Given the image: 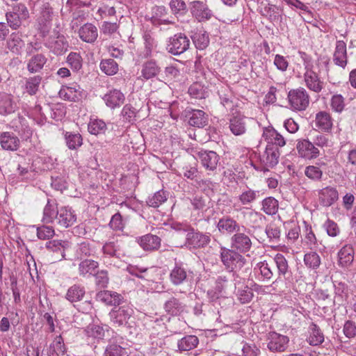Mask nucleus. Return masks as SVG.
Returning <instances> with one entry per match:
<instances>
[{
    "label": "nucleus",
    "mask_w": 356,
    "mask_h": 356,
    "mask_svg": "<svg viewBox=\"0 0 356 356\" xmlns=\"http://www.w3.org/2000/svg\"><path fill=\"white\" fill-rule=\"evenodd\" d=\"M220 257L225 269L229 272L239 271L246 264V259L238 251L233 248L220 247ZM233 275H235V273Z\"/></svg>",
    "instance_id": "obj_1"
},
{
    "label": "nucleus",
    "mask_w": 356,
    "mask_h": 356,
    "mask_svg": "<svg viewBox=\"0 0 356 356\" xmlns=\"http://www.w3.org/2000/svg\"><path fill=\"white\" fill-rule=\"evenodd\" d=\"M287 97L293 110L305 111L309 104V95L307 90L302 87L291 90Z\"/></svg>",
    "instance_id": "obj_2"
},
{
    "label": "nucleus",
    "mask_w": 356,
    "mask_h": 356,
    "mask_svg": "<svg viewBox=\"0 0 356 356\" xmlns=\"http://www.w3.org/2000/svg\"><path fill=\"white\" fill-rule=\"evenodd\" d=\"M193 272L188 270L181 262H175V266L170 272L169 280L174 286H180L191 282L193 278Z\"/></svg>",
    "instance_id": "obj_3"
},
{
    "label": "nucleus",
    "mask_w": 356,
    "mask_h": 356,
    "mask_svg": "<svg viewBox=\"0 0 356 356\" xmlns=\"http://www.w3.org/2000/svg\"><path fill=\"white\" fill-rule=\"evenodd\" d=\"M189 46L190 40L188 37L185 34L179 33L168 39L166 49L168 53L178 56L184 53Z\"/></svg>",
    "instance_id": "obj_4"
},
{
    "label": "nucleus",
    "mask_w": 356,
    "mask_h": 356,
    "mask_svg": "<svg viewBox=\"0 0 356 356\" xmlns=\"http://www.w3.org/2000/svg\"><path fill=\"white\" fill-rule=\"evenodd\" d=\"M241 230L243 232H237L231 238L232 248L239 252L245 253L252 248V241L250 237V230H248L245 226H241Z\"/></svg>",
    "instance_id": "obj_5"
},
{
    "label": "nucleus",
    "mask_w": 356,
    "mask_h": 356,
    "mask_svg": "<svg viewBox=\"0 0 356 356\" xmlns=\"http://www.w3.org/2000/svg\"><path fill=\"white\" fill-rule=\"evenodd\" d=\"M280 156V152L277 147L266 146L265 150L259 156L261 170L266 172L275 167L279 162Z\"/></svg>",
    "instance_id": "obj_6"
},
{
    "label": "nucleus",
    "mask_w": 356,
    "mask_h": 356,
    "mask_svg": "<svg viewBox=\"0 0 356 356\" xmlns=\"http://www.w3.org/2000/svg\"><path fill=\"white\" fill-rule=\"evenodd\" d=\"M197 159L207 171L216 172L220 161V156L214 151L201 150L197 152Z\"/></svg>",
    "instance_id": "obj_7"
},
{
    "label": "nucleus",
    "mask_w": 356,
    "mask_h": 356,
    "mask_svg": "<svg viewBox=\"0 0 356 356\" xmlns=\"http://www.w3.org/2000/svg\"><path fill=\"white\" fill-rule=\"evenodd\" d=\"M267 347L273 353L285 351L289 343V338L276 332H270L267 335Z\"/></svg>",
    "instance_id": "obj_8"
},
{
    "label": "nucleus",
    "mask_w": 356,
    "mask_h": 356,
    "mask_svg": "<svg viewBox=\"0 0 356 356\" xmlns=\"http://www.w3.org/2000/svg\"><path fill=\"white\" fill-rule=\"evenodd\" d=\"M134 310L128 305L113 308L109 313L111 322L119 326L125 325L132 316Z\"/></svg>",
    "instance_id": "obj_9"
},
{
    "label": "nucleus",
    "mask_w": 356,
    "mask_h": 356,
    "mask_svg": "<svg viewBox=\"0 0 356 356\" xmlns=\"http://www.w3.org/2000/svg\"><path fill=\"white\" fill-rule=\"evenodd\" d=\"M263 139L270 147H282L286 145L285 138L272 127H264L262 133Z\"/></svg>",
    "instance_id": "obj_10"
},
{
    "label": "nucleus",
    "mask_w": 356,
    "mask_h": 356,
    "mask_svg": "<svg viewBox=\"0 0 356 356\" xmlns=\"http://www.w3.org/2000/svg\"><path fill=\"white\" fill-rule=\"evenodd\" d=\"M296 149L300 157L305 159H314L320 155L319 149L312 142L307 139H300L297 141Z\"/></svg>",
    "instance_id": "obj_11"
},
{
    "label": "nucleus",
    "mask_w": 356,
    "mask_h": 356,
    "mask_svg": "<svg viewBox=\"0 0 356 356\" xmlns=\"http://www.w3.org/2000/svg\"><path fill=\"white\" fill-rule=\"evenodd\" d=\"M102 99L107 107L114 110L124 104L125 95L120 90L111 88L104 95Z\"/></svg>",
    "instance_id": "obj_12"
},
{
    "label": "nucleus",
    "mask_w": 356,
    "mask_h": 356,
    "mask_svg": "<svg viewBox=\"0 0 356 356\" xmlns=\"http://www.w3.org/2000/svg\"><path fill=\"white\" fill-rule=\"evenodd\" d=\"M190 10L191 15L198 22H204L209 20L213 13L207 6V4L202 1H194L191 3Z\"/></svg>",
    "instance_id": "obj_13"
},
{
    "label": "nucleus",
    "mask_w": 356,
    "mask_h": 356,
    "mask_svg": "<svg viewBox=\"0 0 356 356\" xmlns=\"http://www.w3.org/2000/svg\"><path fill=\"white\" fill-rule=\"evenodd\" d=\"M46 46L56 55H61L67 51L69 44L63 35H51L47 42Z\"/></svg>",
    "instance_id": "obj_14"
},
{
    "label": "nucleus",
    "mask_w": 356,
    "mask_h": 356,
    "mask_svg": "<svg viewBox=\"0 0 356 356\" xmlns=\"http://www.w3.org/2000/svg\"><path fill=\"white\" fill-rule=\"evenodd\" d=\"M210 236L200 232L192 231L186 234V244L191 248H200L207 245L210 242Z\"/></svg>",
    "instance_id": "obj_15"
},
{
    "label": "nucleus",
    "mask_w": 356,
    "mask_h": 356,
    "mask_svg": "<svg viewBox=\"0 0 356 356\" xmlns=\"http://www.w3.org/2000/svg\"><path fill=\"white\" fill-rule=\"evenodd\" d=\"M303 77L304 83L309 90L316 93L321 92L323 88V81L313 69L305 71Z\"/></svg>",
    "instance_id": "obj_16"
},
{
    "label": "nucleus",
    "mask_w": 356,
    "mask_h": 356,
    "mask_svg": "<svg viewBox=\"0 0 356 356\" xmlns=\"http://www.w3.org/2000/svg\"><path fill=\"white\" fill-rule=\"evenodd\" d=\"M76 221V215L71 207H62L59 209L57 223L61 227L67 228Z\"/></svg>",
    "instance_id": "obj_17"
},
{
    "label": "nucleus",
    "mask_w": 356,
    "mask_h": 356,
    "mask_svg": "<svg viewBox=\"0 0 356 356\" xmlns=\"http://www.w3.org/2000/svg\"><path fill=\"white\" fill-rule=\"evenodd\" d=\"M0 145L3 150L15 152L20 146V140L13 133L4 131L0 134Z\"/></svg>",
    "instance_id": "obj_18"
},
{
    "label": "nucleus",
    "mask_w": 356,
    "mask_h": 356,
    "mask_svg": "<svg viewBox=\"0 0 356 356\" xmlns=\"http://www.w3.org/2000/svg\"><path fill=\"white\" fill-rule=\"evenodd\" d=\"M161 68L154 59H149L141 65L140 78L149 80L156 77L161 72Z\"/></svg>",
    "instance_id": "obj_19"
},
{
    "label": "nucleus",
    "mask_w": 356,
    "mask_h": 356,
    "mask_svg": "<svg viewBox=\"0 0 356 356\" xmlns=\"http://www.w3.org/2000/svg\"><path fill=\"white\" fill-rule=\"evenodd\" d=\"M338 264L342 268H349L353 263L355 250L352 245H344L337 253Z\"/></svg>",
    "instance_id": "obj_20"
},
{
    "label": "nucleus",
    "mask_w": 356,
    "mask_h": 356,
    "mask_svg": "<svg viewBox=\"0 0 356 356\" xmlns=\"http://www.w3.org/2000/svg\"><path fill=\"white\" fill-rule=\"evenodd\" d=\"M78 33L82 41L92 44L97 39L98 29L95 24L87 22L79 28Z\"/></svg>",
    "instance_id": "obj_21"
},
{
    "label": "nucleus",
    "mask_w": 356,
    "mask_h": 356,
    "mask_svg": "<svg viewBox=\"0 0 356 356\" xmlns=\"http://www.w3.org/2000/svg\"><path fill=\"white\" fill-rule=\"evenodd\" d=\"M333 62L335 65L344 69L348 63L346 44L343 40L336 42L333 54Z\"/></svg>",
    "instance_id": "obj_22"
},
{
    "label": "nucleus",
    "mask_w": 356,
    "mask_h": 356,
    "mask_svg": "<svg viewBox=\"0 0 356 356\" xmlns=\"http://www.w3.org/2000/svg\"><path fill=\"white\" fill-rule=\"evenodd\" d=\"M318 197L323 207H330L339 198L337 190L332 186H326L318 191Z\"/></svg>",
    "instance_id": "obj_23"
},
{
    "label": "nucleus",
    "mask_w": 356,
    "mask_h": 356,
    "mask_svg": "<svg viewBox=\"0 0 356 356\" xmlns=\"http://www.w3.org/2000/svg\"><path fill=\"white\" fill-rule=\"evenodd\" d=\"M240 211L245 222L252 227H259L266 219L262 213L254 210L243 208Z\"/></svg>",
    "instance_id": "obj_24"
},
{
    "label": "nucleus",
    "mask_w": 356,
    "mask_h": 356,
    "mask_svg": "<svg viewBox=\"0 0 356 356\" xmlns=\"http://www.w3.org/2000/svg\"><path fill=\"white\" fill-rule=\"evenodd\" d=\"M10 127L24 138H29L32 135V130L28 125L26 119L22 115H17L10 122Z\"/></svg>",
    "instance_id": "obj_25"
},
{
    "label": "nucleus",
    "mask_w": 356,
    "mask_h": 356,
    "mask_svg": "<svg viewBox=\"0 0 356 356\" xmlns=\"http://www.w3.org/2000/svg\"><path fill=\"white\" fill-rule=\"evenodd\" d=\"M161 238L156 235L148 234L137 238L139 245L145 251H154L161 246Z\"/></svg>",
    "instance_id": "obj_26"
},
{
    "label": "nucleus",
    "mask_w": 356,
    "mask_h": 356,
    "mask_svg": "<svg viewBox=\"0 0 356 356\" xmlns=\"http://www.w3.org/2000/svg\"><path fill=\"white\" fill-rule=\"evenodd\" d=\"M217 227L222 233L232 234L241 231V226L230 216H224L218 222Z\"/></svg>",
    "instance_id": "obj_27"
},
{
    "label": "nucleus",
    "mask_w": 356,
    "mask_h": 356,
    "mask_svg": "<svg viewBox=\"0 0 356 356\" xmlns=\"http://www.w3.org/2000/svg\"><path fill=\"white\" fill-rule=\"evenodd\" d=\"M17 109V104L10 94L0 92V115L11 114Z\"/></svg>",
    "instance_id": "obj_28"
},
{
    "label": "nucleus",
    "mask_w": 356,
    "mask_h": 356,
    "mask_svg": "<svg viewBox=\"0 0 356 356\" xmlns=\"http://www.w3.org/2000/svg\"><path fill=\"white\" fill-rule=\"evenodd\" d=\"M220 104L227 109L232 110L234 106V95L227 86H220L218 89Z\"/></svg>",
    "instance_id": "obj_29"
},
{
    "label": "nucleus",
    "mask_w": 356,
    "mask_h": 356,
    "mask_svg": "<svg viewBox=\"0 0 356 356\" xmlns=\"http://www.w3.org/2000/svg\"><path fill=\"white\" fill-rule=\"evenodd\" d=\"M99 267V263L92 259H83L78 267L79 275L81 277L88 278L92 277Z\"/></svg>",
    "instance_id": "obj_30"
},
{
    "label": "nucleus",
    "mask_w": 356,
    "mask_h": 356,
    "mask_svg": "<svg viewBox=\"0 0 356 356\" xmlns=\"http://www.w3.org/2000/svg\"><path fill=\"white\" fill-rule=\"evenodd\" d=\"M96 299L97 301L105 303L108 305H119L122 297L120 294L111 291H102L97 293Z\"/></svg>",
    "instance_id": "obj_31"
},
{
    "label": "nucleus",
    "mask_w": 356,
    "mask_h": 356,
    "mask_svg": "<svg viewBox=\"0 0 356 356\" xmlns=\"http://www.w3.org/2000/svg\"><path fill=\"white\" fill-rule=\"evenodd\" d=\"M209 121L208 115L200 109H192L190 112L188 124L197 128H203L207 125Z\"/></svg>",
    "instance_id": "obj_32"
},
{
    "label": "nucleus",
    "mask_w": 356,
    "mask_h": 356,
    "mask_svg": "<svg viewBox=\"0 0 356 356\" xmlns=\"http://www.w3.org/2000/svg\"><path fill=\"white\" fill-rule=\"evenodd\" d=\"M273 265L267 261H263L257 263L254 268V271L258 275V277L262 281H269L273 276Z\"/></svg>",
    "instance_id": "obj_33"
},
{
    "label": "nucleus",
    "mask_w": 356,
    "mask_h": 356,
    "mask_svg": "<svg viewBox=\"0 0 356 356\" xmlns=\"http://www.w3.org/2000/svg\"><path fill=\"white\" fill-rule=\"evenodd\" d=\"M86 295L84 286L80 284H74L69 287L65 294V298L71 303L82 300Z\"/></svg>",
    "instance_id": "obj_34"
},
{
    "label": "nucleus",
    "mask_w": 356,
    "mask_h": 356,
    "mask_svg": "<svg viewBox=\"0 0 356 356\" xmlns=\"http://www.w3.org/2000/svg\"><path fill=\"white\" fill-rule=\"evenodd\" d=\"M58 211L59 209L57 208L56 204L49 199L43 209L42 222L43 224H49L52 223L55 220H57Z\"/></svg>",
    "instance_id": "obj_35"
},
{
    "label": "nucleus",
    "mask_w": 356,
    "mask_h": 356,
    "mask_svg": "<svg viewBox=\"0 0 356 356\" xmlns=\"http://www.w3.org/2000/svg\"><path fill=\"white\" fill-rule=\"evenodd\" d=\"M60 95H63L65 99L70 102H76L82 98L83 90L79 85L72 84L63 88L60 90Z\"/></svg>",
    "instance_id": "obj_36"
},
{
    "label": "nucleus",
    "mask_w": 356,
    "mask_h": 356,
    "mask_svg": "<svg viewBox=\"0 0 356 356\" xmlns=\"http://www.w3.org/2000/svg\"><path fill=\"white\" fill-rule=\"evenodd\" d=\"M309 337L307 339L311 346H318L324 341V334L320 327L314 323L309 327Z\"/></svg>",
    "instance_id": "obj_37"
},
{
    "label": "nucleus",
    "mask_w": 356,
    "mask_h": 356,
    "mask_svg": "<svg viewBox=\"0 0 356 356\" xmlns=\"http://www.w3.org/2000/svg\"><path fill=\"white\" fill-rule=\"evenodd\" d=\"M315 126L322 131H330L332 127V119L330 113L325 111H320L316 113Z\"/></svg>",
    "instance_id": "obj_38"
},
{
    "label": "nucleus",
    "mask_w": 356,
    "mask_h": 356,
    "mask_svg": "<svg viewBox=\"0 0 356 356\" xmlns=\"http://www.w3.org/2000/svg\"><path fill=\"white\" fill-rule=\"evenodd\" d=\"M272 264L275 265L279 277H285L289 273V266L286 257L281 253H277L273 258Z\"/></svg>",
    "instance_id": "obj_39"
},
{
    "label": "nucleus",
    "mask_w": 356,
    "mask_h": 356,
    "mask_svg": "<svg viewBox=\"0 0 356 356\" xmlns=\"http://www.w3.org/2000/svg\"><path fill=\"white\" fill-rule=\"evenodd\" d=\"M47 58L42 54L33 55L27 63V70L30 73L40 72L47 63Z\"/></svg>",
    "instance_id": "obj_40"
},
{
    "label": "nucleus",
    "mask_w": 356,
    "mask_h": 356,
    "mask_svg": "<svg viewBox=\"0 0 356 356\" xmlns=\"http://www.w3.org/2000/svg\"><path fill=\"white\" fill-rule=\"evenodd\" d=\"M164 309L172 316H177L184 310V305L179 299L172 297L165 302Z\"/></svg>",
    "instance_id": "obj_41"
},
{
    "label": "nucleus",
    "mask_w": 356,
    "mask_h": 356,
    "mask_svg": "<svg viewBox=\"0 0 356 356\" xmlns=\"http://www.w3.org/2000/svg\"><path fill=\"white\" fill-rule=\"evenodd\" d=\"M169 193L163 189L159 190L154 194L149 195L146 203L149 207L157 208L168 200Z\"/></svg>",
    "instance_id": "obj_42"
},
{
    "label": "nucleus",
    "mask_w": 356,
    "mask_h": 356,
    "mask_svg": "<svg viewBox=\"0 0 356 356\" xmlns=\"http://www.w3.org/2000/svg\"><path fill=\"white\" fill-rule=\"evenodd\" d=\"M259 197V191L247 188L238 196L239 202L244 206L251 205Z\"/></svg>",
    "instance_id": "obj_43"
},
{
    "label": "nucleus",
    "mask_w": 356,
    "mask_h": 356,
    "mask_svg": "<svg viewBox=\"0 0 356 356\" xmlns=\"http://www.w3.org/2000/svg\"><path fill=\"white\" fill-rule=\"evenodd\" d=\"M198 338L195 335H187L178 341L177 347L179 351H189L197 347Z\"/></svg>",
    "instance_id": "obj_44"
},
{
    "label": "nucleus",
    "mask_w": 356,
    "mask_h": 356,
    "mask_svg": "<svg viewBox=\"0 0 356 356\" xmlns=\"http://www.w3.org/2000/svg\"><path fill=\"white\" fill-rule=\"evenodd\" d=\"M229 129L235 136L243 134L246 131L245 118L241 116L233 117L229 121Z\"/></svg>",
    "instance_id": "obj_45"
},
{
    "label": "nucleus",
    "mask_w": 356,
    "mask_h": 356,
    "mask_svg": "<svg viewBox=\"0 0 356 356\" xmlns=\"http://www.w3.org/2000/svg\"><path fill=\"white\" fill-rule=\"evenodd\" d=\"M108 331L107 325H99L96 324H90L85 330L88 337L97 339H102L105 337L106 332Z\"/></svg>",
    "instance_id": "obj_46"
},
{
    "label": "nucleus",
    "mask_w": 356,
    "mask_h": 356,
    "mask_svg": "<svg viewBox=\"0 0 356 356\" xmlns=\"http://www.w3.org/2000/svg\"><path fill=\"white\" fill-rule=\"evenodd\" d=\"M104 257L120 258L121 254L120 245L117 241L106 242L102 247Z\"/></svg>",
    "instance_id": "obj_47"
},
{
    "label": "nucleus",
    "mask_w": 356,
    "mask_h": 356,
    "mask_svg": "<svg viewBox=\"0 0 356 356\" xmlns=\"http://www.w3.org/2000/svg\"><path fill=\"white\" fill-rule=\"evenodd\" d=\"M65 140L66 145L70 149H77L83 144V138L79 134L65 132Z\"/></svg>",
    "instance_id": "obj_48"
},
{
    "label": "nucleus",
    "mask_w": 356,
    "mask_h": 356,
    "mask_svg": "<svg viewBox=\"0 0 356 356\" xmlns=\"http://www.w3.org/2000/svg\"><path fill=\"white\" fill-rule=\"evenodd\" d=\"M24 45L21 36L16 33H13L7 41L8 49L14 54H18Z\"/></svg>",
    "instance_id": "obj_49"
},
{
    "label": "nucleus",
    "mask_w": 356,
    "mask_h": 356,
    "mask_svg": "<svg viewBox=\"0 0 356 356\" xmlns=\"http://www.w3.org/2000/svg\"><path fill=\"white\" fill-rule=\"evenodd\" d=\"M99 67L108 76L114 75L118 71V64L111 58L102 60L100 62Z\"/></svg>",
    "instance_id": "obj_50"
},
{
    "label": "nucleus",
    "mask_w": 356,
    "mask_h": 356,
    "mask_svg": "<svg viewBox=\"0 0 356 356\" xmlns=\"http://www.w3.org/2000/svg\"><path fill=\"white\" fill-rule=\"evenodd\" d=\"M88 131L93 135L104 134L107 129L106 123L99 119H90L88 126Z\"/></svg>",
    "instance_id": "obj_51"
},
{
    "label": "nucleus",
    "mask_w": 356,
    "mask_h": 356,
    "mask_svg": "<svg viewBox=\"0 0 356 356\" xmlns=\"http://www.w3.org/2000/svg\"><path fill=\"white\" fill-rule=\"evenodd\" d=\"M145 49L143 56L149 58L152 56V51L157 46V42L149 32H145L143 36Z\"/></svg>",
    "instance_id": "obj_52"
},
{
    "label": "nucleus",
    "mask_w": 356,
    "mask_h": 356,
    "mask_svg": "<svg viewBox=\"0 0 356 356\" xmlns=\"http://www.w3.org/2000/svg\"><path fill=\"white\" fill-rule=\"evenodd\" d=\"M305 175L313 181H321L323 176V172L317 165H308L305 168Z\"/></svg>",
    "instance_id": "obj_53"
},
{
    "label": "nucleus",
    "mask_w": 356,
    "mask_h": 356,
    "mask_svg": "<svg viewBox=\"0 0 356 356\" xmlns=\"http://www.w3.org/2000/svg\"><path fill=\"white\" fill-rule=\"evenodd\" d=\"M262 209L267 215L275 214L278 210V201L273 197L265 198L262 201Z\"/></svg>",
    "instance_id": "obj_54"
},
{
    "label": "nucleus",
    "mask_w": 356,
    "mask_h": 356,
    "mask_svg": "<svg viewBox=\"0 0 356 356\" xmlns=\"http://www.w3.org/2000/svg\"><path fill=\"white\" fill-rule=\"evenodd\" d=\"M104 356H128L126 348L115 343H111L105 348Z\"/></svg>",
    "instance_id": "obj_55"
},
{
    "label": "nucleus",
    "mask_w": 356,
    "mask_h": 356,
    "mask_svg": "<svg viewBox=\"0 0 356 356\" xmlns=\"http://www.w3.org/2000/svg\"><path fill=\"white\" fill-rule=\"evenodd\" d=\"M188 94L195 99H204L208 97L207 88L199 83H194L188 88Z\"/></svg>",
    "instance_id": "obj_56"
},
{
    "label": "nucleus",
    "mask_w": 356,
    "mask_h": 356,
    "mask_svg": "<svg viewBox=\"0 0 356 356\" xmlns=\"http://www.w3.org/2000/svg\"><path fill=\"white\" fill-rule=\"evenodd\" d=\"M42 77L39 75L29 77L26 81L25 89L30 95H34L38 91Z\"/></svg>",
    "instance_id": "obj_57"
},
{
    "label": "nucleus",
    "mask_w": 356,
    "mask_h": 356,
    "mask_svg": "<svg viewBox=\"0 0 356 356\" xmlns=\"http://www.w3.org/2000/svg\"><path fill=\"white\" fill-rule=\"evenodd\" d=\"M304 263L307 267L316 269L321 264V257L316 252H310L305 254Z\"/></svg>",
    "instance_id": "obj_58"
},
{
    "label": "nucleus",
    "mask_w": 356,
    "mask_h": 356,
    "mask_svg": "<svg viewBox=\"0 0 356 356\" xmlns=\"http://www.w3.org/2000/svg\"><path fill=\"white\" fill-rule=\"evenodd\" d=\"M67 63L73 71L77 72L82 67V58L79 53L70 52L67 57Z\"/></svg>",
    "instance_id": "obj_59"
},
{
    "label": "nucleus",
    "mask_w": 356,
    "mask_h": 356,
    "mask_svg": "<svg viewBox=\"0 0 356 356\" xmlns=\"http://www.w3.org/2000/svg\"><path fill=\"white\" fill-rule=\"evenodd\" d=\"M236 296L238 300L242 304H245L251 301L253 297V292L248 286H242L238 288L236 291Z\"/></svg>",
    "instance_id": "obj_60"
},
{
    "label": "nucleus",
    "mask_w": 356,
    "mask_h": 356,
    "mask_svg": "<svg viewBox=\"0 0 356 356\" xmlns=\"http://www.w3.org/2000/svg\"><path fill=\"white\" fill-rule=\"evenodd\" d=\"M192 40L196 48L201 50L204 49L209 43L208 35L202 32L195 33Z\"/></svg>",
    "instance_id": "obj_61"
},
{
    "label": "nucleus",
    "mask_w": 356,
    "mask_h": 356,
    "mask_svg": "<svg viewBox=\"0 0 356 356\" xmlns=\"http://www.w3.org/2000/svg\"><path fill=\"white\" fill-rule=\"evenodd\" d=\"M37 236L41 240H48L55 235V231L51 226L45 224L37 227Z\"/></svg>",
    "instance_id": "obj_62"
},
{
    "label": "nucleus",
    "mask_w": 356,
    "mask_h": 356,
    "mask_svg": "<svg viewBox=\"0 0 356 356\" xmlns=\"http://www.w3.org/2000/svg\"><path fill=\"white\" fill-rule=\"evenodd\" d=\"M6 18L8 26L13 30L18 29L21 26L22 22L25 20L16 15V13H13L12 11L6 13Z\"/></svg>",
    "instance_id": "obj_63"
},
{
    "label": "nucleus",
    "mask_w": 356,
    "mask_h": 356,
    "mask_svg": "<svg viewBox=\"0 0 356 356\" xmlns=\"http://www.w3.org/2000/svg\"><path fill=\"white\" fill-rule=\"evenodd\" d=\"M170 8L175 15H184L187 12V6L183 0H171Z\"/></svg>",
    "instance_id": "obj_64"
}]
</instances>
